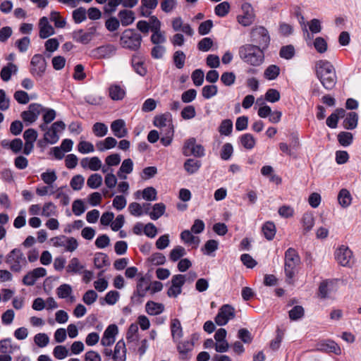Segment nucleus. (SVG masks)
Returning <instances> with one entry per match:
<instances>
[{
    "instance_id": "e433bc0d",
    "label": "nucleus",
    "mask_w": 361,
    "mask_h": 361,
    "mask_svg": "<svg viewBox=\"0 0 361 361\" xmlns=\"http://www.w3.org/2000/svg\"><path fill=\"white\" fill-rule=\"evenodd\" d=\"M102 177L99 173H94L89 176L87 180V185L92 189H96L102 184Z\"/></svg>"
},
{
    "instance_id": "338daca9",
    "label": "nucleus",
    "mask_w": 361,
    "mask_h": 361,
    "mask_svg": "<svg viewBox=\"0 0 361 361\" xmlns=\"http://www.w3.org/2000/svg\"><path fill=\"white\" fill-rule=\"evenodd\" d=\"M14 99L20 104H26L30 102L28 94L23 90H18L13 94Z\"/></svg>"
},
{
    "instance_id": "ea45409f",
    "label": "nucleus",
    "mask_w": 361,
    "mask_h": 361,
    "mask_svg": "<svg viewBox=\"0 0 361 361\" xmlns=\"http://www.w3.org/2000/svg\"><path fill=\"white\" fill-rule=\"evenodd\" d=\"M92 131L95 136L102 137L108 133V127L104 123L97 122L92 126Z\"/></svg>"
},
{
    "instance_id": "b1692460",
    "label": "nucleus",
    "mask_w": 361,
    "mask_h": 361,
    "mask_svg": "<svg viewBox=\"0 0 361 361\" xmlns=\"http://www.w3.org/2000/svg\"><path fill=\"white\" fill-rule=\"evenodd\" d=\"M150 289V284L149 283V281L142 276L140 277L137 283L136 290L134 293V297H144L147 292Z\"/></svg>"
},
{
    "instance_id": "49530a36",
    "label": "nucleus",
    "mask_w": 361,
    "mask_h": 361,
    "mask_svg": "<svg viewBox=\"0 0 361 361\" xmlns=\"http://www.w3.org/2000/svg\"><path fill=\"white\" fill-rule=\"evenodd\" d=\"M230 11V4L227 1H224L216 6L215 14L219 17L226 16Z\"/></svg>"
},
{
    "instance_id": "052dcab7",
    "label": "nucleus",
    "mask_w": 361,
    "mask_h": 361,
    "mask_svg": "<svg viewBox=\"0 0 361 361\" xmlns=\"http://www.w3.org/2000/svg\"><path fill=\"white\" fill-rule=\"evenodd\" d=\"M41 178L44 183L51 185L57 179L55 171H46L41 174Z\"/></svg>"
},
{
    "instance_id": "4468645a",
    "label": "nucleus",
    "mask_w": 361,
    "mask_h": 361,
    "mask_svg": "<svg viewBox=\"0 0 361 361\" xmlns=\"http://www.w3.org/2000/svg\"><path fill=\"white\" fill-rule=\"evenodd\" d=\"M116 51V47L114 45L108 44L93 49L92 54L96 59H106L114 56Z\"/></svg>"
},
{
    "instance_id": "412c9836",
    "label": "nucleus",
    "mask_w": 361,
    "mask_h": 361,
    "mask_svg": "<svg viewBox=\"0 0 361 361\" xmlns=\"http://www.w3.org/2000/svg\"><path fill=\"white\" fill-rule=\"evenodd\" d=\"M113 360L114 361H126V347L123 340H120L116 343L113 353Z\"/></svg>"
},
{
    "instance_id": "393cba45",
    "label": "nucleus",
    "mask_w": 361,
    "mask_h": 361,
    "mask_svg": "<svg viewBox=\"0 0 361 361\" xmlns=\"http://www.w3.org/2000/svg\"><path fill=\"white\" fill-rule=\"evenodd\" d=\"M171 331L173 341L178 342L183 336V329L180 322L178 319L171 321Z\"/></svg>"
},
{
    "instance_id": "a18cd8bd",
    "label": "nucleus",
    "mask_w": 361,
    "mask_h": 361,
    "mask_svg": "<svg viewBox=\"0 0 361 361\" xmlns=\"http://www.w3.org/2000/svg\"><path fill=\"white\" fill-rule=\"evenodd\" d=\"M73 18L75 23H80L87 18V11L83 7L76 8L73 11Z\"/></svg>"
},
{
    "instance_id": "f3484780",
    "label": "nucleus",
    "mask_w": 361,
    "mask_h": 361,
    "mask_svg": "<svg viewBox=\"0 0 361 361\" xmlns=\"http://www.w3.org/2000/svg\"><path fill=\"white\" fill-rule=\"evenodd\" d=\"M118 334V326L116 324L109 325L104 332L101 344L110 346L115 342V336Z\"/></svg>"
},
{
    "instance_id": "c9c22d12",
    "label": "nucleus",
    "mask_w": 361,
    "mask_h": 361,
    "mask_svg": "<svg viewBox=\"0 0 361 361\" xmlns=\"http://www.w3.org/2000/svg\"><path fill=\"white\" fill-rule=\"evenodd\" d=\"M262 232L267 240H272L276 235V227L274 224L272 222L265 223L262 226Z\"/></svg>"
},
{
    "instance_id": "20e7f679",
    "label": "nucleus",
    "mask_w": 361,
    "mask_h": 361,
    "mask_svg": "<svg viewBox=\"0 0 361 361\" xmlns=\"http://www.w3.org/2000/svg\"><path fill=\"white\" fill-rule=\"evenodd\" d=\"M250 47L257 46L267 49L270 42V37L267 30L263 26H257L250 32Z\"/></svg>"
},
{
    "instance_id": "a19ab883",
    "label": "nucleus",
    "mask_w": 361,
    "mask_h": 361,
    "mask_svg": "<svg viewBox=\"0 0 361 361\" xmlns=\"http://www.w3.org/2000/svg\"><path fill=\"white\" fill-rule=\"evenodd\" d=\"M217 92L218 88L215 85H205L202 87V95L206 99H209L214 97Z\"/></svg>"
},
{
    "instance_id": "5fc2aeb1",
    "label": "nucleus",
    "mask_w": 361,
    "mask_h": 361,
    "mask_svg": "<svg viewBox=\"0 0 361 361\" xmlns=\"http://www.w3.org/2000/svg\"><path fill=\"white\" fill-rule=\"evenodd\" d=\"M204 74L202 70L196 69L195 70L192 75L191 78L195 86H200L202 85L204 82Z\"/></svg>"
},
{
    "instance_id": "9d476101",
    "label": "nucleus",
    "mask_w": 361,
    "mask_h": 361,
    "mask_svg": "<svg viewBox=\"0 0 361 361\" xmlns=\"http://www.w3.org/2000/svg\"><path fill=\"white\" fill-rule=\"evenodd\" d=\"M183 154L186 157L192 155L196 157H202L204 156V149L202 145L197 144L195 138L191 137L185 142Z\"/></svg>"
},
{
    "instance_id": "f03ea898",
    "label": "nucleus",
    "mask_w": 361,
    "mask_h": 361,
    "mask_svg": "<svg viewBox=\"0 0 361 361\" xmlns=\"http://www.w3.org/2000/svg\"><path fill=\"white\" fill-rule=\"evenodd\" d=\"M5 261L9 269L16 273L20 272L27 264L25 255L19 248H14L10 251Z\"/></svg>"
},
{
    "instance_id": "cd10ccee",
    "label": "nucleus",
    "mask_w": 361,
    "mask_h": 361,
    "mask_svg": "<svg viewBox=\"0 0 361 361\" xmlns=\"http://www.w3.org/2000/svg\"><path fill=\"white\" fill-rule=\"evenodd\" d=\"M109 97L113 100H121L124 98L126 92L118 85H112L109 88Z\"/></svg>"
},
{
    "instance_id": "37998d69",
    "label": "nucleus",
    "mask_w": 361,
    "mask_h": 361,
    "mask_svg": "<svg viewBox=\"0 0 361 361\" xmlns=\"http://www.w3.org/2000/svg\"><path fill=\"white\" fill-rule=\"evenodd\" d=\"M185 255V249L182 246L178 245L171 251L169 258L171 261L176 262Z\"/></svg>"
},
{
    "instance_id": "dca6fc26",
    "label": "nucleus",
    "mask_w": 361,
    "mask_h": 361,
    "mask_svg": "<svg viewBox=\"0 0 361 361\" xmlns=\"http://www.w3.org/2000/svg\"><path fill=\"white\" fill-rule=\"evenodd\" d=\"M38 26L39 29V36L41 39H47L55 33L54 28L45 16L39 19Z\"/></svg>"
},
{
    "instance_id": "0eeeda50",
    "label": "nucleus",
    "mask_w": 361,
    "mask_h": 361,
    "mask_svg": "<svg viewBox=\"0 0 361 361\" xmlns=\"http://www.w3.org/2000/svg\"><path fill=\"white\" fill-rule=\"evenodd\" d=\"M47 68V61L41 54H35L30 61V72L36 78H42Z\"/></svg>"
},
{
    "instance_id": "680f3d73",
    "label": "nucleus",
    "mask_w": 361,
    "mask_h": 361,
    "mask_svg": "<svg viewBox=\"0 0 361 361\" xmlns=\"http://www.w3.org/2000/svg\"><path fill=\"white\" fill-rule=\"evenodd\" d=\"M185 54L182 51H176L173 54V61L177 68L180 69L184 66Z\"/></svg>"
},
{
    "instance_id": "de8ad7c7",
    "label": "nucleus",
    "mask_w": 361,
    "mask_h": 361,
    "mask_svg": "<svg viewBox=\"0 0 361 361\" xmlns=\"http://www.w3.org/2000/svg\"><path fill=\"white\" fill-rule=\"evenodd\" d=\"M78 150L81 154H88L94 152V147L92 143L82 140L78 145Z\"/></svg>"
},
{
    "instance_id": "aec40b11",
    "label": "nucleus",
    "mask_w": 361,
    "mask_h": 361,
    "mask_svg": "<svg viewBox=\"0 0 361 361\" xmlns=\"http://www.w3.org/2000/svg\"><path fill=\"white\" fill-rule=\"evenodd\" d=\"M317 349L326 353H334L340 355L341 353L340 347L333 341H322L317 345Z\"/></svg>"
},
{
    "instance_id": "a878e982",
    "label": "nucleus",
    "mask_w": 361,
    "mask_h": 361,
    "mask_svg": "<svg viewBox=\"0 0 361 361\" xmlns=\"http://www.w3.org/2000/svg\"><path fill=\"white\" fill-rule=\"evenodd\" d=\"M120 22L123 26L131 25L135 20L134 12L130 10H121L118 13Z\"/></svg>"
},
{
    "instance_id": "bf43d9fd",
    "label": "nucleus",
    "mask_w": 361,
    "mask_h": 361,
    "mask_svg": "<svg viewBox=\"0 0 361 361\" xmlns=\"http://www.w3.org/2000/svg\"><path fill=\"white\" fill-rule=\"evenodd\" d=\"M84 183V177L82 175H76L72 178L70 185L74 190H80L82 188Z\"/></svg>"
},
{
    "instance_id": "774afa93",
    "label": "nucleus",
    "mask_w": 361,
    "mask_h": 361,
    "mask_svg": "<svg viewBox=\"0 0 361 361\" xmlns=\"http://www.w3.org/2000/svg\"><path fill=\"white\" fill-rule=\"evenodd\" d=\"M180 114L183 119L189 120L195 118L196 116V111L193 106L188 105L183 109Z\"/></svg>"
},
{
    "instance_id": "864d4df0",
    "label": "nucleus",
    "mask_w": 361,
    "mask_h": 361,
    "mask_svg": "<svg viewBox=\"0 0 361 361\" xmlns=\"http://www.w3.org/2000/svg\"><path fill=\"white\" fill-rule=\"evenodd\" d=\"M314 47L317 52L320 54L326 52L328 48L326 41L321 37H318L314 39Z\"/></svg>"
},
{
    "instance_id": "72a5a7b5",
    "label": "nucleus",
    "mask_w": 361,
    "mask_h": 361,
    "mask_svg": "<svg viewBox=\"0 0 361 361\" xmlns=\"http://www.w3.org/2000/svg\"><path fill=\"white\" fill-rule=\"evenodd\" d=\"M84 269V266L80 262L77 257L72 258L68 265L66 267V271L68 273L80 274Z\"/></svg>"
},
{
    "instance_id": "c03bdc74",
    "label": "nucleus",
    "mask_w": 361,
    "mask_h": 361,
    "mask_svg": "<svg viewBox=\"0 0 361 361\" xmlns=\"http://www.w3.org/2000/svg\"><path fill=\"white\" fill-rule=\"evenodd\" d=\"M192 231L185 230L180 233V238L185 243L198 245L200 240L192 234Z\"/></svg>"
},
{
    "instance_id": "3c124183",
    "label": "nucleus",
    "mask_w": 361,
    "mask_h": 361,
    "mask_svg": "<svg viewBox=\"0 0 361 361\" xmlns=\"http://www.w3.org/2000/svg\"><path fill=\"white\" fill-rule=\"evenodd\" d=\"M50 20L54 23V25L57 28L64 27L66 23V20L61 18L59 12L55 11L51 12Z\"/></svg>"
},
{
    "instance_id": "7c9ffc66",
    "label": "nucleus",
    "mask_w": 361,
    "mask_h": 361,
    "mask_svg": "<svg viewBox=\"0 0 361 361\" xmlns=\"http://www.w3.org/2000/svg\"><path fill=\"white\" fill-rule=\"evenodd\" d=\"M73 293L72 287L71 285L67 283H63L61 285L56 289V294L59 298H67L68 297L71 298V301L74 300V297L71 296Z\"/></svg>"
},
{
    "instance_id": "6ab92c4d",
    "label": "nucleus",
    "mask_w": 361,
    "mask_h": 361,
    "mask_svg": "<svg viewBox=\"0 0 361 361\" xmlns=\"http://www.w3.org/2000/svg\"><path fill=\"white\" fill-rule=\"evenodd\" d=\"M96 29L92 27L90 32H85L82 30H79L73 32V39L82 44H88L92 39Z\"/></svg>"
},
{
    "instance_id": "2f4dec72",
    "label": "nucleus",
    "mask_w": 361,
    "mask_h": 361,
    "mask_svg": "<svg viewBox=\"0 0 361 361\" xmlns=\"http://www.w3.org/2000/svg\"><path fill=\"white\" fill-rule=\"evenodd\" d=\"M201 161L194 159H187L183 165L184 169L189 173H195L201 167Z\"/></svg>"
},
{
    "instance_id": "39448f33",
    "label": "nucleus",
    "mask_w": 361,
    "mask_h": 361,
    "mask_svg": "<svg viewBox=\"0 0 361 361\" xmlns=\"http://www.w3.org/2000/svg\"><path fill=\"white\" fill-rule=\"evenodd\" d=\"M142 36L131 29L126 30L120 37V43L122 47L136 51L141 45Z\"/></svg>"
},
{
    "instance_id": "1a4fd4ad",
    "label": "nucleus",
    "mask_w": 361,
    "mask_h": 361,
    "mask_svg": "<svg viewBox=\"0 0 361 361\" xmlns=\"http://www.w3.org/2000/svg\"><path fill=\"white\" fill-rule=\"evenodd\" d=\"M51 241L54 247H64L66 251L71 252L75 251L78 247V243L73 237L60 235L52 238Z\"/></svg>"
},
{
    "instance_id": "7ed1b4c3",
    "label": "nucleus",
    "mask_w": 361,
    "mask_h": 361,
    "mask_svg": "<svg viewBox=\"0 0 361 361\" xmlns=\"http://www.w3.org/2000/svg\"><path fill=\"white\" fill-rule=\"evenodd\" d=\"M300 257L295 249L288 248L286 251L284 270L288 283H292L295 274V268L300 264Z\"/></svg>"
},
{
    "instance_id": "473e14b6",
    "label": "nucleus",
    "mask_w": 361,
    "mask_h": 361,
    "mask_svg": "<svg viewBox=\"0 0 361 361\" xmlns=\"http://www.w3.org/2000/svg\"><path fill=\"white\" fill-rule=\"evenodd\" d=\"M94 264L96 268L102 269L104 267H108L110 265V262L109 260L108 256L102 252H98L95 254L94 258Z\"/></svg>"
},
{
    "instance_id": "79ce46f5",
    "label": "nucleus",
    "mask_w": 361,
    "mask_h": 361,
    "mask_svg": "<svg viewBox=\"0 0 361 361\" xmlns=\"http://www.w3.org/2000/svg\"><path fill=\"white\" fill-rule=\"evenodd\" d=\"M305 314L304 308L300 305H296L293 307L289 312V318L293 320H298L303 317Z\"/></svg>"
},
{
    "instance_id": "c85d7f7f",
    "label": "nucleus",
    "mask_w": 361,
    "mask_h": 361,
    "mask_svg": "<svg viewBox=\"0 0 361 361\" xmlns=\"http://www.w3.org/2000/svg\"><path fill=\"white\" fill-rule=\"evenodd\" d=\"M146 312L150 315L161 314L164 310V306L161 303L149 301L145 305Z\"/></svg>"
},
{
    "instance_id": "f704fd0d",
    "label": "nucleus",
    "mask_w": 361,
    "mask_h": 361,
    "mask_svg": "<svg viewBox=\"0 0 361 361\" xmlns=\"http://www.w3.org/2000/svg\"><path fill=\"white\" fill-rule=\"evenodd\" d=\"M302 224L305 233L311 231L314 225V219L313 215L310 213L304 214L302 218Z\"/></svg>"
},
{
    "instance_id": "09e8293b",
    "label": "nucleus",
    "mask_w": 361,
    "mask_h": 361,
    "mask_svg": "<svg viewBox=\"0 0 361 361\" xmlns=\"http://www.w3.org/2000/svg\"><path fill=\"white\" fill-rule=\"evenodd\" d=\"M34 341L38 347L44 348L49 344V338L44 333H39L35 336Z\"/></svg>"
},
{
    "instance_id": "603ef678",
    "label": "nucleus",
    "mask_w": 361,
    "mask_h": 361,
    "mask_svg": "<svg viewBox=\"0 0 361 361\" xmlns=\"http://www.w3.org/2000/svg\"><path fill=\"white\" fill-rule=\"evenodd\" d=\"M56 214V207L52 202H47L44 204L41 215L46 217L55 216Z\"/></svg>"
},
{
    "instance_id": "4c0bfd02",
    "label": "nucleus",
    "mask_w": 361,
    "mask_h": 361,
    "mask_svg": "<svg viewBox=\"0 0 361 361\" xmlns=\"http://www.w3.org/2000/svg\"><path fill=\"white\" fill-rule=\"evenodd\" d=\"M166 207L163 203H157L153 206V210L149 213V216L152 220H157L160 218L165 212Z\"/></svg>"
},
{
    "instance_id": "5701e85b",
    "label": "nucleus",
    "mask_w": 361,
    "mask_h": 361,
    "mask_svg": "<svg viewBox=\"0 0 361 361\" xmlns=\"http://www.w3.org/2000/svg\"><path fill=\"white\" fill-rule=\"evenodd\" d=\"M359 116L356 112L350 111L345 115L343 126L347 130H353L358 124Z\"/></svg>"
},
{
    "instance_id": "f257e3e1",
    "label": "nucleus",
    "mask_w": 361,
    "mask_h": 361,
    "mask_svg": "<svg viewBox=\"0 0 361 361\" xmlns=\"http://www.w3.org/2000/svg\"><path fill=\"white\" fill-rule=\"evenodd\" d=\"M315 72L317 78L323 87L332 90L336 84L337 77L334 66L326 60H319L315 63Z\"/></svg>"
},
{
    "instance_id": "9b49d317",
    "label": "nucleus",
    "mask_w": 361,
    "mask_h": 361,
    "mask_svg": "<svg viewBox=\"0 0 361 361\" xmlns=\"http://www.w3.org/2000/svg\"><path fill=\"white\" fill-rule=\"evenodd\" d=\"M43 106L38 103H32L28 106L27 110L21 113L20 116L24 122L30 124L35 122L42 113Z\"/></svg>"
},
{
    "instance_id": "f8f14e48",
    "label": "nucleus",
    "mask_w": 361,
    "mask_h": 361,
    "mask_svg": "<svg viewBox=\"0 0 361 361\" xmlns=\"http://www.w3.org/2000/svg\"><path fill=\"white\" fill-rule=\"evenodd\" d=\"M153 124L161 129V133L173 130L172 116L170 113L156 116L154 118Z\"/></svg>"
},
{
    "instance_id": "4be33fe9",
    "label": "nucleus",
    "mask_w": 361,
    "mask_h": 361,
    "mask_svg": "<svg viewBox=\"0 0 361 361\" xmlns=\"http://www.w3.org/2000/svg\"><path fill=\"white\" fill-rule=\"evenodd\" d=\"M133 170V162L131 159H124L119 168L117 176L120 179L126 180L127 174L130 173Z\"/></svg>"
},
{
    "instance_id": "ddd939ff",
    "label": "nucleus",
    "mask_w": 361,
    "mask_h": 361,
    "mask_svg": "<svg viewBox=\"0 0 361 361\" xmlns=\"http://www.w3.org/2000/svg\"><path fill=\"white\" fill-rule=\"evenodd\" d=\"M235 316L234 308L229 305H224L215 317V322L219 326L226 325Z\"/></svg>"
},
{
    "instance_id": "6e6552de",
    "label": "nucleus",
    "mask_w": 361,
    "mask_h": 361,
    "mask_svg": "<svg viewBox=\"0 0 361 361\" xmlns=\"http://www.w3.org/2000/svg\"><path fill=\"white\" fill-rule=\"evenodd\" d=\"M66 128V124L62 121L54 122L44 133V140L51 145L56 143L59 140V133Z\"/></svg>"
},
{
    "instance_id": "c756f323",
    "label": "nucleus",
    "mask_w": 361,
    "mask_h": 361,
    "mask_svg": "<svg viewBox=\"0 0 361 361\" xmlns=\"http://www.w3.org/2000/svg\"><path fill=\"white\" fill-rule=\"evenodd\" d=\"M18 71V67L13 63H8L7 66H4L0 73L1 79L4 81H8L11 79V74L16 73Z\"/></svg>"
},
{
    "instance_id": "8fccbe9b",
    "label": "nucleus",
    "mask_w": 361,
    "mask_h": 361,
    "mask_svg": "<svg viewBox=\"0 0 361 361\" xmlns=\"http://www.w3.org/2000/svg\"><path fill=\"white\" fill-rule=\"evenodd\" d=\"M279 67L276 65H271L264 71V77L268 80H274L279 75Z\"/></svg>"
},
{
    "instance_id": "4d7b16f0",
    "label": "nucleus",
    "mask_w": 361,
    "mask_h": 361,
    "mask_svg": "<svg viewBox=\"0 0 361 361\" xmlns=\"http://www.w3.org/2000/svg\"><path fill=\"white\" fill-rule=\"evenodd\" d=\"M53 354L56 359L63 360L69 355V352L64 345H57L54 348Z\"/></svg>"
},
{
    "instance_id": "13d9d810",
    "label": "nucleus",
    "mask_w": 361,
    "mask_h": 361,
    "mask_svg": "<svg viewBox=\"0 0 361 361\" xmlns=\"http://www.w3.org/2000/svg\"><path fill=\"white\" fill-rule=\"evenodd\" d=\"M161 9L165 13H171L177 6L176 0H163L160 4Z\"/></svg>"
},
{
    "instance_id": "a211bd4d",
    "label": "nucleus",
    "mask_w": 361,
    "mask_h": 361,
    "mask_svg": "<svg viewBox=\"0 0 361 361\" xmlns=\"http://www.w3.org/2000/svg\"><path fill=\"white\" fill-rule=\"evenodd\" d=\"M111 130L114 135L118 138L125 137L128 135V129L126 127V122L123 119L114 121L111 124Z\"/></svg>"
},
{
    "instance_id": "e2e57ef3",
    "label": "nucleus",
    "mask_w": 361,
    "mask_h": 361,
    "mask_svg": "<svg viewBox=\"0 0 361 361\" xmlns=\"http://www.w3.org/2000/svg\"><path fill=\"white\" fill-rule=\"evenodd\" d=\"M152 35L151 36V42L155 45H160L166 41V37L164 32L159 31H152Z\"/></svg>"
},
{
    "instance_id": "423d86ee",
    "label": "nucleus",
    "mask_w": 361,
    "mask_h": 361,
    "mask_svg": "<svg viewBox=\"0 0 361 361\" xmlns=\"http://www.w3.org/2000/svg\"><path fill=\"white\" fill-rule=\"evenodd\" d=\"M337 262L343 267H352L355 259L352 250L345 245H341L335 252Z\"/></svg>"
},
{
    "instance_id": "0e129e2a",
    "label": "nucleus",
    "mask_w": 361,
    "mask_h": 361,
    "mask_svg": "<svg viewBox=\"0 0 361 361\" xmlns=\"http://www.w3.org/2000/svg\"><path fill=\"white\" fill-rule=\"evenodd\" d=\"M295 54V49L293 45L282 47L280 50V56L286 59H290Z\"/></svg>"
},
{
    "instance_id": "69168bd1",
    "label": "nucleus",
    "mask_w": 361,
    "mask_h": 361,
    "mask_svg": "<svg viewBox=\"0 0 361 361\" xmlns=\"http://www.w3.org/2000/svg\"><path fill=\"white\" fill-rule=\"evenodd\" d=\"M98 295L93 290H87L82 297V301L87 305H92L97 299Z\"/></svg>"
},
{
    "instance_id": "2eb2a0df",
    "label": "nucleus",
    "mask_w": 361,
    "mask_h": 361,
    "mask_svg": "<svg viewBox=\"0 0 361 361\" xmlns=\"http://www.w3.org/2000/svg\"><path fill=\"white\" fill-rule=\"evenodd\" d=\"M264 49L257 46L250 47V65L259 66L263 63Z\"/></svg>"
},
{
    "instance_id": "bb28decb",
    "label": "nucleus",
    "mask_w": 361,
    "mask_h": 361,
    "mask_svg": "<svg viewBox=\"0 0 361 361\" xmlns=\"http://www.w3.org/2000/svg\"><path fill=\"white\" fill-rule=\"evenodd\" d=\"M338 201L342 207H349L352 202V196L350 192L347 189H341L338 195Z\"/></svg>"
},
{
    "instance_id": "6e6d98bb",
    "label": "nucleus",
    "mask_w": 361,
    "mask_h": 361,
    "mask_svg": "<svg viewBox=\"0 0 361 361\" xmlns=\"http://www.w3.org/2000/svg\"><path fill=\"white\" fill-rule=\"evenodd\" d=\"M233 129V122L230 119L224 120L219 126V133L221 135H229Z\"/></svg>"
},
{
    "instance_id": "58836bf2",
    "label": "nucleus",
    "mask_w": 361,
    "mask_h": 361,
    "mask_svg": "<svg viewBox=\"0 0 361 361\" xmlns=\"http://www.w3.org/2000/svg\"><path fill=\"white\" fill-rule=\"evenodd\" d=\"M353 136L351 133L349 132H341L338 135V141L343 147H348L353 142Z\"/></svg>"
}]
</instances>
